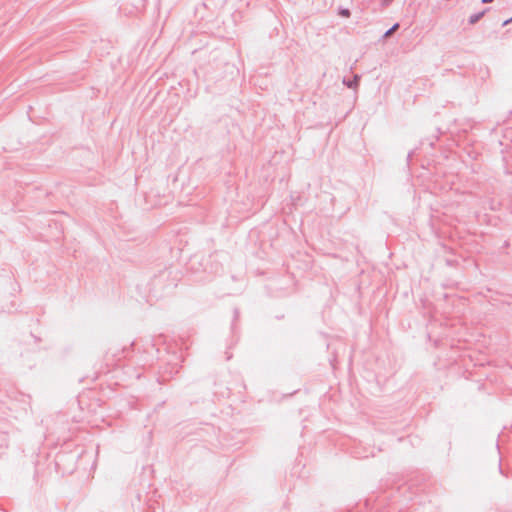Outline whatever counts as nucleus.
I'll list each match as a JSON object with an SVG mask.
<instances>
[{"label": "nucleus", "mask_w": 512, "mask_h": 512, "mask_svg": "<svg viewBox=\"0 0 512 512\" xmlns=\"http://www.w3.org/2000/svg\"><path fill=\"white\" fill-rule=\"evenodd\" d=\"M399 28V24L398 23H395L390 29H388L385 34H384V37H388L390 36L394 31H396L397 29Z\"/></svg>", "instance_id": "nucleus-4"}, {"label": "nucleus", "mask_w": 512, "mask_h": 512, "mask_svg": "<svg viewBox=\"0 0 512 512\" xmlns=\"http://www.w3.org/2000/svg\"><path fill=\"white\" fill-rule=\"evenodd\" d=\"M338 14L342 17L348 18L351 15V12L348 8L340 7L338 10Z\"/></svg>", "instance_id": "nucleus-3"}, {"label": "nucleus", "mask_w": 512, "mask_h": 512, "mask_svg": "<svg viewBox=\"0 0 512 512\" xmlns=\"http://www.w3.org/2000/svg\"><path fill=\"white\" fill-rule=\"evenodd\" d=\"M359 81H360V76L358 75H354V77L352 79H346L344 78L343 79V84L345 86H347L348 88H356L359 84Z\"/></svg>", "instance_id": "nucleus-1"}, {"label": "nucleus", "mask_w": 512, "mask_h": 512, "mask_svg": "<svg viewBox=\"0 0 512 512\" xmlns=\"http://www.w3.org/2000/svg\"><path fill=\"white\" fill-rule=\"evenodd\" d=\"M511 22H512V17L510 19L505 20L504 23H503V26H505V25H507V24H509Z\"/></svg>", "instance_id": "nucleus-7"}, {"label": "nucleus", "mask_w": 512, "mask_h": 512, "mask_svg": "<svg viewBox=\"0 0 512 512\" xmlns=\"http://www.w3.org/2000/svg\"><path fill=\"white\" fill-rule=\"evenodd\" d=\"M412 155H413V152L408 153V156H407L408 160L411 159Z\"/></svg>", "instance_id": "nucleus-9"}, {"label": "nucleus", "mask_w": 512, "mask_h": 512, "mask_svg": "<svg viewBox=\"0 0 512 512\" xmlns=\"http://www.w3.org/2000/svg\"><path fill=\"white\" fill-rule=\"evenodd\" d=\"M494 0H482L481 3L483 4H488V3H491L493 2Z\"/></svg>", "instance_id": "nucleus-8"}, {"label": "nucleus", "mask_w": 512, "mask_h": 512, "mask_svg": "<svg viewBox=\"0 0 512 512\" xmlns=\"http://www.w3.org/2000/svg\"><path fill=\"white\" fill-rule=\"evenodd\" d=\"M392 0H381L382 6H388Z\"/></svg>", "instance_id": "nucleus-6"}, {"label": "nucleus", "mask_w": 512, "mask_h": 512, "mask_svg": "<svg viewBox=\"0 0 512 512\" xmlns=\"http://www.w3.org/2000/svg\"><path fill=\"white\" fill-rule=\"evenodd\" d=\"M239 317V310L237 308L234 309V321H236Z\"/></svg>", "instance_id": "nucleus-5"}, {"label": "nucleus", "mask_w": 512, "mask_h": 512, "mask_svg": "<svg viewBox=\"0 0 512 512\" xmlns=\"http://www.w3.org/2000/svg\"><path fill=\"white\" fill-rule=\"evenodd\" d=\"M489 10V8H486L478 13H475V14H472L469 19H468V22L469 24L471 25H474L476 24L484 15L485 13Z\"/></svg>", "instance_id": "nucleus-2"}]
</instances>
